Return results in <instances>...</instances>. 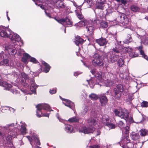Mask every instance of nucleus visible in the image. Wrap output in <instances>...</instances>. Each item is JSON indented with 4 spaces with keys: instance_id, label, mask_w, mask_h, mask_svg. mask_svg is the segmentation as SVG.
<instances>
[{
    "instance_id": "1",
    "label": "nucleus",
    "mask_w": 148,
    "mask_h": 148,
    "mask_svg": "<svg viewBox=\"0 0 148 148\" xmlns=\"http://www.w3.org/2000/svg\"><path fill=\"white\" fill-rule=\"evenodd\" d=\"M0 35L3 37L9 38L13 43L16 42V40L17 41H20L23 44V41L20 37L8 28H3L0 32Z\"/></svg>"
},
{
    "instance_id": "2",
    "label": "nucleus",
    "mask_w": 148,
    "mask_h": 148,
    "mask_svg": "<svg viewBox=\"0 0 148 148\" xmlns=\"http://www.w3.org/2000/svg\"><path fill=\"white\" fill-rule=\"evenodd\" d=\"M87 121V127L85 126L81 127L79 129V132L83 133L85 134L93 133L95 130L94 127L97 124L96 121L93 118L89 119Z\"/></svg>"
},
{
    "instance_id": "3",
    "label": "nucleus",
    "mask_w": 148,
    "mask_h": 148,
    "mask_svg": "<svg viewBox=\"0 0 148 148\" xmlns=\"http://www.w3.org/2000/svg\"><path fill=\"white\" fill-rule=\"evenodd\" d=\"M17 124V123H12L10 124H7L5 126H2L0 125V136L4 138L5 137L6 133V131L8 132H10L11 136H15L18 134L17 133L15 132L12 131V129L13 127Z\"/></svg>"
},
{
    "instance_id": "4",
    "label": "nucleus",
    "mask_w": 148,
    "mask_h": 148,
    "mask_svg": "<svg viewBox=\"0 0 148 148\" xmlns=\"http://www.w3.org/2000/svg\"><path fill=\"white\" fill-rule=\"evenodd\" d=\"M36 107L37 108L36 115L38 117H40L42 116L49 117V113H43L41 111L42 109L45 110H47L49 112L53 111L51 109V108L49 105L47 104H38Z\"/></svg>"
},
{
    "instance_id": "5",
    "label": "nucleus",
    "mask_w": 148,
    "mask_h": 148,
    "mask_svg": "<svg viewBox=\"0 0 148 148\" xmlns=\"http://www.w3.org/2000/svg\"><path fill=\"white\" fill-rule=\"evenodd\" d=\"M106 69L108 72V74L109 75L110 79H108L107 80L104 82V83L106 86L110 87L113 85L118 81L117 73L112 72L111 71L109 72L108 69V67H107Z\"/></svg>"
},
{
    "instance_id": "6",
    "label": "nucleus",
    "mask_w": 148,
    "mask_h": 148,
    "mask_svg": "<svg viewBox=\"0 0 148 148\" xmlns=\"http://www.w3.org/2000/svg\"><path fill=\"white\" fill-rule=\"evenodd\" d=\"M104 53L99 51L94 54L92 64L95 66H102L103 65L102 57L105 56Z\"/></svg>"
},
{
    "instance_id": "7",
    "label": "nucleus",
    "mask_w": 148,
    "mask_h": 148,
    "mask_svg": "<svg viewBox=\"0 0 148 148\" xmlns=\"http://www.w3.org/2000/svg\"><path fill=\"white\" fill-rule=\"evenodd\" d=\"M60 0H48L47 1L46 4V5L44 6L40 5H38L41 8L44 9L45 10V12L46 15L49 18H51L50 13L48 11V10L52 8V6L54 5L55 4H56L58 1Z\"/></svg>"
},
{
    "instance_id": "8",
    "label": "nucleus",
    "mask_w": 148,
    "mask_h": 148,
    "mask_svg": "<svg viewBox=\"0 0 148 148\" xmlns=\"http://www.w3.org/2000/svg\"><path fill=\"white\" fill-rule=\"evenodd\" d=\"M121 19V26H123L125 28L130 29L132 31H136L137 28L133 27L131 26L129 20L127 16L124 14H122L120 16Z\"/></svg>"
},
{
    "instance_id": "9",
    "label": "nucleus",
    "mask_w": 148,
    "mask_h": 148,
    "mask_svg": "<svg viewBox=\"0 0 148 148\" xmlns=\"http://www.w3.org/2000/svg\"><path fill=\"white\" fill-rule=\"evenodd\" d=\"M29 140V141L32 148H42L38 146L40 144L39 140L37 135L33 134L31 136H26Z\"/></svg>"
},
{
    "instance_id": "10",
    "label": "nucleus",
    "mask_w": 148,
    "mask_h": 148,
    "mask_svg": "<svg viewBox=\"0 0 148 148\" xmlns=\"http://www.w3.org/2000/svg\"><path fill=\"white\" fill-rule=\"evenodd\" d=\"M88 68L92 74L95 75V77L94 78L95 80L97 79V82H98V81L101 83L103 82L104 77L103 73L101 72L96 71V69L92 66H88Z\"/></svg>"
},
{
    "instance_id": "11",
    "label": "nucleus",
    "mask_w": 148,
    "mask_h": 148,
    "mask_svg": "<svg viewBox=\"0 0 148 148\" xmlns=\"http://www.w3.org/2000/svg\"><path fill=\"white\" fill-rule=\"evenodd\" d=\"M114 112L116 116H118L125 120H127L129 117V113L125 108H118L115 109Z\"/></svg>"
},
{
    "instance_id": "12",
    "label": "nucleus",
    "mask_w": 148,
    "mask_h": 148,
    "mask_svg": "<svg viewBox=\"0 0 148 148\" xmlns=\"http://www.w3.org/2000/svg\"><path fill=\"white\" fill-rule=\"evenodd\" d=\"M16 42L13 43V45H10L5 47V51L6 53L8 52V54L10 55L16 54L17 52V49L18 47H19L20 46L17 44L18 41L16 40Z\"/></svg>"
},
{
    "instance_id": "13",
    "label": "nucleus",
    "mask_w": 148,
    "mask_h": 148,
    "mask_svg": "<svg viewBox=\"0 0 148 148\" xmlns=\"http://www.w3.org/2000/svg\"><path fill=\"white\" fill-rule=\"evenodd\" d=\"M119 51L117 50L114 49L112 51H110L108 53L107 56H105L107 58L110 59V61L113 63L116 61L119 58L120 56Z\"/></svg>"
},
{
    "instance_id": "14",
    "label": "nucleus",
    "mask_w": 148,
    "mask_h": 148,
    "mask_svg": "<svg viewBox=\"0 0 148 148\" xmlns=\"http://www.w3.org/2000/svg\"><path fill=\"white\" fill-rule=\"evenodd\" d=\"M91 22V23L87 22L86 23V28L87 29V33L90 36L92 35L94 31L96 28V26L97 24V23L99 22V21L95 20V22Z\"/></svg>"
},
{
    "instance_id": "15",
    "label": "nucleus",
    "mask_w": 148,
    "mask_h": 148,
    "mask_svg": "<svg viewBox=\"0 0 148 148\" xmlns=\"http://www.w3.org/2000/svg\"><path fill=\"white\" fill-rule=\"evenodd\" d=\"M0 86L4 88V89L6 90H10L11 92L14 94H19V92L15 89H11L12 86L10 84H8L7 82L2 80H0Z\"/></svg>"
},
{
    "instance_id": "16",
    "label": "nucleus",
    "mask_w": 148,
    "mask_h": 148,
    "mask_svg": "<svg viewBox=\"0 0 148 148\" xmlns=\"http://www.w3.org/2000/svg\"><path fill=\"white\" fill-rule=\"evenodd\" d=\"M136 31L138 32L140 34H137V35L140 37V38L141 40V43L145 45H148V34H146L143 36H141V35L142 33H144L145 31L144 30L140 29V28H137Z\"/></svg>"
},
{
    "instance_id": "17",
    "label": "nucleus",
    "mask_w": 148,
    "mask_h": 148,
    "mask_svg": "<svg viewBox=\"0 0 148 148\" xmlns=\"http://www.w3.org/2000/svg\"><path fill=\"white\" fill-rule=\"evenodd\" d=\"M129 137L127 135L125 137H123L120 143L122 144L123 148H133L134 144L130 142Z\"/></svg>"
},
{
    "instance_id": "18",
    "label": "nucleus",
    "mask_w": 148,
    "mask_h": 148,
    "mask_svg": "<svg viewBox=\"0 0 148 148\" xmlns=\"http://www.w3.org/2000/svg\"><path fill=\"white\" fill-rule=\"evenodd\" d=\"M123 91V86L121 84L118 85L116 86V88L114 89V97L117 99H119L121 96V92Z\"/></svg>"
},
{
    "instance_id": "19",
    "label": "nucleus",
    "mask_w": 148,
    "mask_h": 148,
    "mask_svg": "<svg viewBox=\"0 0 148 148\" xmlns=\"http://www.w3.org/2000/svg\"><path fill=\"white\" fill-rule=\"evenodd\" d=\"M60 97L62 100L63 104L72 110H74L75 106L73 102L68 99L62 98L60 96Z\"/></svg>"
},
{
    "instance_id": "20",
    "label": "nucleus",
    "mask_w": 148,
    "mask_h": 148,
    "mask_svg": "<svg viewBox=\"0 0 148 148\" xmlns=\"http://www.w3.org/2000/svg\"><path fill=\"white\" fill-rule=\"evenodd\" d=\"M59 23H61L63 25L66 27H69L72 25V22L68 18L65 19L62 18L59 20H56Z\"/></svg>"
},
{
    "instance_id": "21",
    "label": "nucleus",
    "mask_w": 148,
    "mask_h": 148,
    "mask_svg": "<svg viewBox=\"0 0 148 148\" xmlns=\"http://www.w3.org/2000/svg\"><path fill=\"white\" fill-rule=\"evenodd\" d=\"M27 125L25 122H21V125H18L17 128L18 130H19L21 133L23 135L25 134L26 133Z\"/></svg>"
},
{
    "instance_id": "22",
    "label": "nucleus",
    "mask_w": 148,
    "mask_h": 148,
    "mask_svg": "<svg viewBox=\"0 0 148 148\" xmlns=\"http://www.w3.org/2000/svg\"><path fill=\"white\" fill-rule=\"evenodd\" d=\"M99 98L101 106H106L108 102V99L104 94H101L99 95Z\"/></svg>"
},
{
    "instance_id": "23",
    "label": "nucleus",
    "mask_w": 148,
    "mask_h": 148,
    "mask_svg": "<svg viewBox=\"0 0 148 148\" xmlns=\"http://www.w3.org/2000/svg\"><path fill=\"white\" fill-rule=\"evenodd\" d=\"M30 83L31 84L30 87V90L32 92V93L36 94V90L38 86L34 83V77L30 81Z\"/></svg>"
},
{
    "instance_id": "24",
    "label": "nucleus",
    "mask_w": 148,
    "mask_h": 148,
    "mask_svg": "<svg viewBox=\"0 0 148 148\" xmlns=\"http://www.w3.org/2000/svg\"><path fill=\"white\" fill-rule=\"evenodd\" d=\"M86 81L91 88L94 87L95 84H99V82H97V81L95 82V78L94 77H92L90 79H87Z\"/></svg>"
},
{
    "instance_id": "25",
    "label": "nucleus",
    "mask_w": 148,
    "mask_h": 148,
    "mask_svg": "<svg viewBox=\"0 0 148 148\" xmlns=\"http://www.w3.org/2000/svg\"><path fill=\"white\" fill-rule=\"evenodd\" d=\"M96 42L100 46L105 45L108 42V41L105 38H101L96 40Z\"/></svg>"
},
{
    "instance_id": "26",
    "label": "nucleus",
    "mask_w": 148,
    "mask_h": 148,
    "mask_svg": "<svg viewBox=\"0 0 148 148\" xmlns=\"http://www.w3.org/2000/svg\"><path fill=\"white\" fill-rule=\"evenodd\" d=\"M130 136L132 140L134 141H139L140 136L138 133L132 132L130 133Z\"/></svg>"
},
{
    "instance_id": "27",
    "label": "nucleus",
    "mask_w": 148,
    "mask_h": 148,
    "mask_svg": "<svg viewBox=\"0 0 148 148\" xmlns=\"http://www.w3.org/2000/svg\"><path fill=\"white\" fill-rule=\"evenodd\" d=\"M87 22L86 21H81L75 25V26H76L77 29H79L80 27H83L84 26H86V23Z\"/></svg>"
},
{
    "instance_id": "28",
    "label": "nucleus",
    "mask_w": 148,
    "mask_h": 148,
    "mask_svg": "<svg viewBox=\"0 0 148 148\" xmlns=\"http://www.w3.org/2000/svg\"><path fill=\"white\" fill-rule=\"evenodd\" d=\"M42 64L44 66L43 71L45 73H48L51 67L49 65L44 61L42 62Z\"/></svg>"
},
{
    "instance_id": "29",
    "label": "nucleus",
    "mask_w": 148,
    "mask_h": 148,
    "mask_svg": "<svg viewBox=\"0 0 148 148\" xmlns=\"http://www.w3.org/2000/svg\"><path fill=\"white\" fill-rule=\"evenodd\" d=\"M84 40L80 36H77L75 37V42L76 45L82 44L84 42Z\"/></svg>"
},
{
    "instance_id": "30",
    "label": "nucleus",
    "mask_w": 148,
    "mask_h": 148,
    "mask_svg": "<svg viewBox=\"0 0 148 148\" xmlns=\"http://www.w3.org/2000/svg\"><path fill=\"white\" fill-rule=\"evenodd\" d=\"M23 57L21 59L22 61L25 64H27V60H29L30 56L27 53H25L23 54Z\"/></svg>"
},
{
    "instance_id": "31",
    "label": "nucleus",
    "mask_w": 148,
    "mask_h": 148,
    "mask_svg": "<svg viewBox=\"0 0 148 148\" xmlns=\"http://www.w3.org/2000/svg\"><path fill=\"white\" fill-rule=\"evenodd\" d=\"M2 65H5L7 66H9L12 67L14 66L12 65L10 63L8 60L7 59H3V61L0 62V66Z\"/></svg>"
},
{
    "instance_id": "32",
    "label": "nucleus",
    "mask_w": 148,
    "mask_h": 148,
    "mask_svg": "<svg viewBox=\"0 0 148 148\" xmlns=\"http://www.w3.org/2000/svg\"><path fill=\"white\" fill-rule=\"evenodd\" d=\"M65 130L68 133H71L74 132L73 127L70 125H66Z\"/></svg>"
},
{
    "instance_id": "33",
    "label": "nucleus",
    "mask_w": 148,
    "mask_h": 148,
    "mask_svg": "<svg viewBox=\"0 0 148 148\" xmlns=\"http://www.w3.org/2000/svg\"><path fill=\"white\" fill-rule=\"evenodd\" d=\"M101 2H98L96 4V7L97 8L103 9V8L104 6V0H101Z\"/></svg>"
},
{
    "instance_id": "34",
    "label": "nucleus",
    "mask_w": 148,
    "mask_h": 148,
    "mask_svg": "<svg viewBox=\"0 0 148 148\" xmlns=\"http://www.w3.org/2000/svg\"><path fill=\"white\" fill-rule=\"evenodd\" d=\"M142 48H143L142 46H140L138 48V49L140 53V54L141 55H142V57H144V58L146 59L148 61V57L146 55H145V54L144 53V51L142 49Z\"/></svg>"
},
{
    "instance_id": "35",
    "label": "nucleus",
    "mask_w": 148,
    "mask_h": 148,
    "mask_svg": "<svg viewBox=\"0 0 148 148\" xmlns=\"http://www.w3.org/2000/svg\"><path fill=\"white\" fill-rule=\"evenodd\" d=\"M131 10L134 12H137L139 11L140 8L135 5H131L130 7Z\"/></svg>"
},
{
    "instance_id": "36",
    "label": "nucleus",
    "mask_w": 148,
    "mask_h": 148,
    "mask_svg": "<svg viewBox=\"0 0 148 148\" xmlns=\"http://www.w3.org/2000/svg\"><path fill=\"white\" fill-rule=\"evenodd\" d=\"M56 5L57 7L59 8H63L65 7V5L64 4L63 2L61 0L58 1Z\"/></svg>"
},
{
    "instance_id": "37",
    "label": "nucleus",
    "mask_w": 148,
    "mask_h": 148,
    "mask_svg": "<svg viewBox=\"0 0 148 148\" xmlns=\"http://www.w3.org/2000/svg\"><path fill=\"white\" fill-rule=\"evenodd\" d=\"M105 126L108 127L109 129V130L110 129H114L115 127V125L112 123L108 122H106L105 123L104 125Z\"/></svg>"
},
{
    "instance_id": "38",
    "label": "nucleus",
    "mask_w": 148,
    "mask_h": 148,
    "mask_svg": "<svg viewBox=\"0 0 148 148\" xmlns=\"http://www.w3.org/2000/svg\"><path fill=\"white\" fill-rule=\"evenodd\" d=\"M109 119L108 116L106 115H104L102 117V121L104 125L106 122H108Z\"/></svg>"
},
{
    "instance_id": "39",
    "label": "nucleus",
    "mask_w": 148,
    "mask_h": 148,
    "mask_svg": "<svg viewBox=\"0 0 148 148\" xmlns=\"http://www.w3.org/2000/svg\"><path fill=\"white\" fill-rule=\"evenodd\" d=\"M122 131V132H124L125 134V137L127 136L128 137V134L129 133V127L128 126H127L125 128H123L121 130Z\"/></svg>"
},
{
    "instance_id": "40",
    "label": "nucleus",
    "mask_w": 148,
    "mask_h": 148,
    "mask_svg": "<svg viewBox=\"0 0 148 148\" xmlns=\"http://www.w3.org/2000/svg\"><path fill=\"white\" fill-rule=\"evenodd\" d=\"M89 97L92 100H96L99 97L98 96L93 93H91L89 95Z\"/></svg>"
},
{
    "instance_id": "41",
    "label": "nucleus",
    "mask_w": 148,
    "mask_h": 148,
    "mask_svg": "<svg viewBox=\"0 0 148 148\" xmlns=\"http://www.w3.org/2000/svg\"><path fill=\"white\" fill-rule=\"evenodd\" d=\"M89 108L87 106H85L83 109V110L82 111V115L83 116L85 115L86 113L88 111Z\"/></svg>"
},
{
    "instance_id": "42",
    "label": "nucleus",
    "mask_w": 148,
    "mask_h": 148,
    "mask_svg": "<svg viewBox=\"0 0 148 148\" xmlns=\"http://www.w3.org/2000/svg\"><path fill=\"white\" fill-rule=\"evenodd\" d=\"M79 121V118L77 117H74L68 119V121L70 123L77 122Z\"/></svg>"
},
{
    "instance_id": "43",
    "label": "nucleus",
    "mask_w": 148,
    "mask_h": 148,
    "mask_svg": "<svg viewBox=\"0 0 148 148\" xmlns=\"http://www.w3.org/2000/svg\"><path fill=\"white\" fill-rule=\"evenodd\" d=\"M132 41V39L130 34L127 35V38L124 41L125 43H128Z\"/></svg>"
},
{
    "instance_id": "44",
    "label": "nucleus",
    "mask_w": 148,
    "mask_h": 148,
    "mask_svg": "<svg viewBox=\"0 0 148 148\" xmlns=\"http://www.w3.org/2000/svg\"><path fill=\"white\" fill-rule=\"evenodd\" d=\"M140 134L141 136H144L146 135L148 131L147 130L145 129H142L140 131Z\"/></svg>"
},
{
    "instance_id": "45",
    "label": "nucleus",
    "mask_w": 148,
    "mask_h": 148,
    "mask_svg": "<svg viewBox=\"0 0 148 148\" xmlns=\"http://www.w3.org/2000/svg\"><path fill=\"white\" fill-rule=\"evenodd\" d=\"M117 124L118 126L122 130L125 126V124L122 121H119L117 123Z\"/></svg>"
},
{
    "instance_id": "46",
    "label": "nucleus",
    "mask_w": 148,
    "mask_h": 148,
    "mask_svg": "<svg viewBox=\"0 0 148 148\" xmlns=\"http://www.w3.org/2000/svg\"><path fill=\"white\" fill-rule=\"evenodd\" d=\"M124 61L123 60L122 58H120L117 62V64L119 66H122L124 65Z\"/></svg>"
},
{
    "instance_id": "47",
    "label": "nucleus",
    "mask_w": 148,
    "mask_h": 148,
    "mask_svg": "<svg viewBox=\"0 0 148 148\" xmlns=\"http://www.w3.org/2000/svg\"><path fill=\"white\" fill-rule=\"evenodd\" d=\"M123 49V50H125V52H128V53L132 52L133 51L132 49L131 48L129 47L127 48L125 47Z\"/></svg>"
},
{
    "instance_id": "48",
    "label": "nucleus",
    "mask_w": 148,
    "mask_h": 148,
    "mask_svg": "<svg viewBox=\"0 0 148 148\" xmlns=\"http://www.w3.org/2000/svg\"><path fill=\"white\" fill-rule=\"evenodd\" d=\"M100 25L102 27L106 28L108 26V23L105 21H102L100 23Z\"/></svg>"
},
{
    "instance_id": "49",
    "label": "nucleus",
    "mask_w": 148,
    "mask_h": 148,
    "mask_svg": "<svg viewBox=\"0 0 148 148\" xmlns=\"http://www.w3.org/2000/svg\"><path fill=\"white\" fill-rule=\"evenodd\" d=\"M141 106L142 107H148V102L143 101L141 103Z\"/></svg>"
},
{
    "instance_id": "50",
    "label": "nucleus",
    "mask_w": 148,
    "mask_h": 148,
    "mask_svg": "<svg viewBox=\"0 0 148 148\" xmlns=\"http://www.w3.org/2000/svg\"><path fill=\"white\" fill-rule=\"evenodd\" d=\"M20 47H17V51L18 52V55L19 56H21L22 54H23V53L24 51L23 50L21 49L20 48Z\"/></svg>"
},
{
    "instance_id": "51",
    "label": "nucleus",
    "mask_w": 148,
    "mask_h": 148,
    "mask_svg": "<svg viewBox=\"0 0 148 148\" xmlns=\"http://www.w3.org/2000/svg\"><path fill=\"white\" fill-rule=\"evenodd\" d=\"M29 61L32 62L34 63H36L38 62L37 60L35 58L31 57L30 56V58H29Z\"/></svg>"
},
{
    "instance_id": "52",
    "label": "nucleus",
    "mask_w": 148,
    "mask_h": 148,
    "mask_svg": "<svg viewBox=\"0 0 148 148\" xmlns=\"http://www.w3.org/2000/svg\"><path fill=\"white\" fill-rule=\"evenodd\" d=\"M76 13L77 16L79 19H81L83 18V16L80 13V12H78L77 10H76Z\"/></svg>"
},
{
    "instance_id": "53",
    "label": "nucleus",
    "mask_w": 148,
    "mask_h": 148,
    "mask_svg": "<svg viewBox=\"0 0 148 148\" xmlns=\"http://www.w3.org/2000/svg\"><path fill=\"white\" fill-rule=\"evenodd\" d=\"M21 76L25 80V81L28 78V75L23 72L21 73Z\"/></svg>"
},
{
    "instance_id": "54",
    "label": "nucleus",
    "mask_w": 148,
    "mask_h": 148,
    "mask_svg": "<svg viewBox=\"0 0 148 148\" xmlns=\"http://www.w3.org/2000/svg\"><path fill=\"white\" fill-rule=\"evenodd\" d=\"M126 122H128L129 123H131L134 122L132 117L130 116L129 118H127V120H125Z\"/></svg>"
},
{
    "instance_id": "55",
    "label": "nucleus",
    "mask_w": 148,
    "mask_h": 148,
    "mask_svg": "<svg viewBox=\"0 0 148 148\" xmlns=\"http://www.w3.org/2000/svg\"><path fill=\"white\" fill-rule=\"evenodd\" d=\"M140 143L138 144H134L133 148H141Z\"/></svg>"
},
{
    "instance_id": "56",
    "label": "nucleus",
    "mask_w": 148,
    "mask_h": 148,
    "mask_svg": "<svg viewBox=\"0 0 148 148\" xmlns=\"http://www.w3.org/2000/svg\"><path fill=\"white\" fill-rule=\"evenodd\" d=\"M6 55L3 52L0 53V59L6 58Z\"/></svg>"
},
{
    "instance_id": "57",
    "label": "nucleus",
    "mask_w": 148,
    "mask_h": 148,
    "mask_svg": "<svg viewBox=\"0 0 148 148\" xmlns=\"http://www.w3.org/2000/svg\"><path fill=\"white\" fill-rule=\"evenodd\" d=\"M97 113V111L95 112L93 110L91 112L90 115H91L92 117H95L96 116V114Z\"/></svg>"
},
{
    "instance_id": "58",
    "label": "nucleus",
    "mask_w": 148,
    "mask_h": 148,
    "mask_svg": "<svg viewBox=\"0 0 148 148\" xmlns=\"http://www.w3.org/2000/svg\"><path fill=\"white\" fill-rule=\"evenodd\" d=\"M56 116L60 121L64 123H65L66 122H67V121L65 120H63L61 119H60L59 116V114L58 113L57 114Z\"/></svg>"
},
{
    "instance_id": "59",
    "label": "nucleus",
    "mask_w": 148,
    "mask_h": 148,
    "mask_svg": "<svg viewBox=\"0 0 148 148\" xmlns=\"http://www.w3.org/2000/svg\"><path fill=\"white\" fill-rule=\"evenodd\" d=\"M49 92L51 94L55 93L56 92V88H53L52 89H51L49 90Z\"/></svg>"
},
{
    "instance_id": "60",
    "label": "nucleus",
    "mask_w": 148,
    "mask_h": 148,
    "mask_svg": "<svg viewBox=\"0 0 148 148\" xmlns=\"http://www.w3.org/2000/svg\"><path fill=\"white\" fill-rule=\"evenodd\" d=\"M89 147L90 148H101L99 146L97 145L90 146Z\"/></svg>"
},
{
    "instance_id": "61",
    "label": "nucleus",
    "mask_w": 148,
    "mask_h": 148,
    "mask_svg": "<svg viewBox=\"0 0 148 148\" xmlns=\"http://www.w3.org/2000/svg\"><path fill=\"white\" fill-rule=\"evenodd\" d=\"M126 76V74L125 72L120 73L119 74V76L121 78H124Z\"/></svg>"
},
{
    "instance_id": "62",
    "label": "nucleus",
    "mask_w": 148,
    "mask_h": 148,
    "mask_svg": "<svg viewBox=\"0 0 148 148\" xmlns=\"http://www.w3.org/2000/svg\"><path fill=\"white\" fill-rule=\"evenodd\" d=\"M22 82L23 83V85L25 86L26 88L27 87H28L29 86V85L27 83H25V82H24V81L23 80H22Z\"/></svg>"
},
{
    "instance_id": "63",
    "label": "nucleus",
    "mask_w": 148,
    "mask_h": 148,
    "mask_svg": "<svg viewBox=\"0 0 148 148\" xmlns=\"http://www.w3.org/2000/svg\"><path fill=\"white\" fill-rule=\"evenodd\" d=\"M121 2L122 4H123L124 5H126L127 2V0H121Z\"/></svg>"
},
{
    "instance_id": "64",
    "label": "nucleus",
    "mask_w": 148,
    "mask_h": 148,
    "mask_svg": "<svg viewBox=\"0 0 148 148\" xmlns=\"http://www.w3.org/2000/svg\"><path fill=\"white\" fill-rule=\"evenodd\" d=\"M21 90L22 92H23L25 94H30V95H31L32 94V93H28V92H27V91L26 90Z\"/></svg>"
}]
</instances>
